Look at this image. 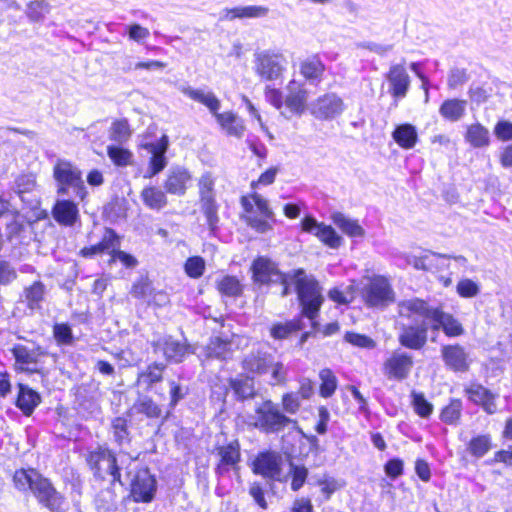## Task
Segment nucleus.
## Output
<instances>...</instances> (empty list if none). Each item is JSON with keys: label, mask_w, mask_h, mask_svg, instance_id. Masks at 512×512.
Returning <instances> with one entry per match:
<instances>
[{"label": "nucleus", "mask_w": 512, "mask_h": 512, "mask_svg": "<svg viewBox=\"0 0 512 512\" xmlns=\"http://www.w3.org/2000/svg\"><path fill=\"white\" fill-rule=\"evenodd\" d=\"M252 270L256 282L261 284L279 282L282 285V296L288 295L289 287L294 285L302 315L312 321L313 327L316 326L314 320L318 316L324 297L319 283L313 276L308 275L303 269L282 274L272 261L264 257H259L253 262Z\"/></svg>", "instance_id": "1"}, {"label": "nucleus", "mask_w": 512, "mask_h": 512, "mask_svg": "<svg viewBox=\"0 0 512 512\" xmlns=\"http://www.w3.org/2000/svg\"><path fill=\"white\" fill-rule=\"evenodd\" d=\"M13 482L16 488L21 491H32L38 501L51 512L65 511L62 496L36 470H17L13 476Z\"/></svg>", "instance_id": "2"}, {"label": "nucleus", "mask_w": 512, "mask_h": 512, "mask_svg": "<svg viewBox=\"0 0 512 512\" xmlns=\"http://www.w3.org/2000/svg\"><path fill=\"white\" fill-rule=\"evenodd\" d=\"M398 312L401 318L412 319L419 316L426 320H439L442 322L443 332L448 337H457L464 333L462 324L451 314L444 312L440 307H432L419 298L401 301L398 304Z\"/></svg>", "instance_id": "3"}, {"label": "nucleus", "mask_w": 512, "mask_h": 512, "mask_svg": "<svg viewBox=\"0 0 512 512\" xmlns=\"http://www.w3.org/2000/svg\"><path fill=\"white\" fill-rule=\"evenodd\" d=\"M250 421L256 429L267 434L279 433L289 427L301 431L298 422L285 415L278 404L269 399L256 405L255 413L250 416Z\"/></svg>", "instance_id": "4"}, {"label": "nucleus", "mask_w": 512, "mask_h": 512, "mask_svg": "<svg viewBox=\"0 0 512 512\" xmlns=\"http://www.w3.org/2000/svg\"><path fill=\"white\" fill-rule=\"evenodd\" d=\"M56 193L59 196L74 194L80 201L85 200L88 192L81 170L67 160H58L53 167Z\"/></svg>", "instance_id": "5"}, {"label": "nucleus", "mask_w": 512, "mask_h": 512, "mask_svg": "<svg viewBox=\"0 0 512 512\" xmlns=\"http://www.w3.org/2000/svg\"><path fill=\"white\" fill-rule=\"evenodd\" d=\"M253 203L248 197L241 198V204L245 211L243 219L249 227L258 233H266L273 229L275 214L269 206L268 200L258 193L250 195Z\"/></svg>", "instance_id": "6"}, {"label": "nucleus", "mask_w": 512, "mask_h": 512, "mask_svg": "<svg viewBox=\"0 0 512 512\" xmlns=\"http://www.w3.org/2000/svg\"><path fill=\"white\" fill-rule=\"evenodd\" d=\"M88 463L101 478L106 475L112 477V482H121L120 469L126 461H131L126 455L115 456L108 448L99 447L88 456Z\"/></svg>", "instance_id": "7"}, {"label": "nucleus", "mask_w": 512, "mask_h": 512, "mask_svg": "<svg viewBox=\"0 0 512 512\" xmlns=\"http://www.w3.org/2000/svg\"><path fill=\"white\" fill-rule=\"evenodd\" d=\"M399 326L398 342L411 350H421L427 343L429 326L426 319L414 316Z\"/></svg>", "instance_id": "8"}, {"label": "nucleus", "mask_w": 512, "mask_h": 512, "mask_svg": "<svg viewBox=\"0 0 512 512\" xmlns=\"http://www.w3.org/2000/svg\"><path fill=\"white\" fill-rule=\"evenodd\" d=\"M286 69V58L281 53L264 50L254 54V71L262 79H279Z\"/></svg>", "instance_id": "9"}, {"label": "nucleus", "mask_w": 512, "mask_h": 512, "mask_svg": "<svg viewBox=\"0 0 512 512\" xmlns=\"http://www.w3.org/2000/svg\"><path fill=\"white\" fill-rule=\"evenodd\" d=\"M282 456L275 451L260 452L252 462V471L268 481H284L282 479Z\"/></svg>", "instance_id": "10"}, {"label": "nucleus", "mask_w": 512, "mask_h": 512, "mask_svg": "<svg viewBox=\"0 0 512 512\" xmlns=\"http://www.w3.org/2000/svg\"><path fill=\"white\" fill-rule=\"evenodd\" d=\"M309 110L316 119L333 120L343 113L345 104L336 93H326L314 100Z\"/></svg>", "instance_id": "11"}, {"label": "nucleus", "mask_w": 512, "mask_h": 512, "mask_svg": "<svg viewBox=\"0 0 512 512\" xmlns=\"http://www.w3.org/2000/svg\"><path fill=\"white\" fill-rule=\"evenodd\" d=\"M363 297L369 306H383L393 301L394 292L383 276H374L363 287Z\"/></svg>", "instance_id": "12"}, {"label": "nucleus", "mask_w": 512, "mask_h": 512, "mask_svg": "<svg viewBox=\"0 0 512 512\" xmlns=\"http://www.w3.org/2000/svg\"><path fill=\"white\" fill-rule=\"evenodd\" d=\"M413 365L414 360L409 353L395 350L384 362L383 371L388 379L401 381L409 376Z\"/></svg>", "instance_id": "13"}, {"label": "nucleus", "mask_w": 512, "mask_h": 512, "mask_svg": "<svg viewBox=\"0 0 512 512\" xmlns=\"http://www.w3.org/2000/svg\"><path fill=\"white\" fill-rule=\"evenodd\" d=\"M389 84L388 92L394 98V103L407 96L411 79L403 63L392 64L385 75Z\"/></svg>", "instance_id": "14"}, {"label": "nucleus", "mask_w": 512, "mask_h": 512, "mask_svg": "<svg viewBox=\"0 0 512 512\" xmlns=\"http://www.w3.org/2000/svg\"><path fill=\"white\" fill-rule=\"evenodd\" d=\"M157 482L148 469H141L131 483V494L134 501L149 503L153 500Z\"/></svg>", "instance_id": "15"}, {"label": "nucleus", "mask_w": 512, "mask_h": 512, "mask_svg": "<svg viewBox=\"0 0 512 512\" xmlns=\"http://www.w3.org/2000/svg\"><path fill=\"white\" fill-rule=\"evenodd\" d=\"M11 353L15 359L16 369L30 373L38 371L35 366L39 358L45 354L40 346L28 347L23 344H15L11 348Z\"/></svg>", "instance_id": "16"}, {"label": "nucleus", "mask_w": 512, "mask_h": 512, "mask_svg": "<svg viewBox=\"0 0 512 512\" xmlns=\"http://www.w3.org/2000/svg\"><path fill=\"white\" fill-rule=\"evenodd\" d=\"M302 229L307 233L315 235L320 241L331 248H338L341 245V237L335 230L324 223H318L313 217H305L302 220Z\"/></svg>", "instance_id": "17"}, {"label": "nucleus", "mask_w": 512, "mask_h": 512, "mask_svg": "<svg viewBox=\"0 0 512 512\" xmlns=\"http://www.w3.org/2000/svg\"><path fill=\"white\" fill-rule=\"evenodd\" d=\"M445 365L455 372H466L470 366L469 355L459 344L446 345L441 349Z\"/></svg>", "instance_id": "18"}, {"label": "nucleus", "mask_w": 512, "mask_h": 512, "mask_svg": "<svg viewBox=\"0 0 512 512\" xmlns=\"http://www.w3.org/2000/svg\"><path fill=\"white\" fill-rule=\"evenodd\" d=\"M168 137L163 135L157 142L147 143L144 148L151 154L149 177L161 172L167 165L165 154L168 149Z\"/></svg>", "instance_id": "19"}, {"label": "nucleus", "mask_w": 512, "mask_h": 512, "mask_svg": "<svg viewBox=\"0 0 512 512\" xmlns=\"http://www.w3.org/2000/svg\"><path fill=\"white\" fill-rule=\"evenodd\" d=\"M52 216L60 225L73 226L79 219L78 206L74 201L58 199L52 208Z\"/></svg>", "instance_id": "20"}, {"label": "nucleus", "mask_w": 512, "mask_h": 512, "mask_svg": "<svg viewBox=\"0 0 512 512\" xmlns=\"http://www.w3.org/2000/svg\"><path fill=\"white\" fill-rule=\"evenodd\" d=\"M468 398L475 404L481 405L489 414L496 412L495 398L496 395L484 386L472 383L465 389Z\"/></svg>", "instance_id": "21"}, {"label": "nucleus", "mask_w": 512, "mask_h": 512, "mask_svg": "<svg viewBox=\"0 0 512 512\" xmlns=\"http://www.w3.org/2000/svg\"><path fill=\"white\" fill-rule=\"evenodd\" d=\"M179 90L191 100L206 106L213 115H215L221 107L220 100L211 91L196 89L189 85H181Z\"/></svg>", "instance_id": "22"}, {"label": "nucleus", "mask_w": 512, "mask_h": 512, "mask_svg": "<svg viewBox=\"0 0 512 512\" xmlns=\"http://www.w3.org/2000/svg\"><path fill=\"white\" fill-rule=\"evenodd\" d=\"M268 12V7L258 5L225 8L220 13V20L233 21L236 18H261L265 17L268 14Z\"/></svg>", "instance_id": "23"}, {"label": "nucleus", "mask_w": 512, "mask_h": 512, "mask_svg": "<svg viewBox=\"0 0 512 512\" xmlns=\"http://www.w3.org/2000/svg\"><path fill=\"white\" fill-rule=\"evenodd\" d=\"M191 175L185 168L175 167L169 171L164 187L170 194L182 196L187 189V183L190 182Z\"/></svg>", "instance_id": "24"}, {"label": "nucleus", "mask_w": 512, "mask_h": 512, "mask_svg": "<svg viewBox=\"0 0 512 512\" xmlns=\"http://www.w3.org/2000/svg\"><path fill=\"white\" fill-rule=\"evenodd\" d=\"M158 345L163 350L166 359L179 363L190 353H192L190 346L182 343L172 337H166L158 342Z\"/></svg>", "instance_id": "25"}, {"label": "nucleus", "mask_w": 512, "mask_h": 512, "mask_svg": "<svg viewBox=\"0 0 512 512\" xmlns=\"http://www.w3.org/2000/svg\"><path fill=\"white\" fill-rule=\"evenodd\" d=\"M233 343L231 340L222 339L221 337H212L204 348L206 359L227 360L232 357Z\"/></svg>", "instance_id": "26"}, {"label": "nucleus", "mask_w": 512, "mask_h": 512, "mask_svg": "<svg viewBox=\"0 0 512 512\" xmlns=\"http://www.w3.org/2000/svg\"><path fill=\"white\" fill-rule=\"evenodd\" d=\"M273 357L260 350L251 351L243 360V368L249 372L263 374L268 372Z\"/></svg>", "instance_id": "27"}, {"label": "nucleus", "mask_w": 512, "mask_h": 512, "mask_svg": "<svg viewBox=\"0 0 512 512\" xmlns=\"http://www.w3.org/2000/svg\"><path fill=\"white\" fill-rule=\"evenodd\" d=\"M215 118L221 128L229 136L241 138L245 131L243 120L231 111L219 113L217 112Z\"/></svg>", "instance_id": "28"}, {"label": "nucleus", "mask_w": 512, "mask_h": 512, "mask_svg": "<svg viewBox=\"0 0 512 512\" xmlns=\"http://www.w3.org/2000/svg\"><path fill=\"white\" fill-rule=\"evenodd\" d=\"M220 462L216 468V472L222 475L228 471V466H235L240 461V447L237 441H233L226 446L218 449Z\"/></svg>", "instance_id": "29"}, {"label": "nucleus", "mask_w": 512, "mask_h": 512, "mask_svg": "<svg viewBox=\"0 0 512 512\" xmlns=\"http://www.w3.org/2000/svg\"><path fill=\"white\" fill-rule=\"evenodd\" d=\"M40 395L26 385L19 384V393L16 406L26 415L29 416L35 407L40 403Z\"/></svg>", "instance_id": "30"}, {"label": "nucleus", "mask_w": 512, "mask_h": 512, "mask_svg": "<svg viewBox=\"0 0 512 512\" xmlns=\"http://www.w3.org/2000/svg\"><path fill=\"white\" fill-rule=\"evenodd\" d=\"M392 137L403 149L413 148L418 140L416 128L408 123L398 125L393 131Z\"/></svg>", "instance_id": "31"}, {"label": "nucleus", "mask_w": 512, "mask_h": 512, "mask_svg": "<svg viewBox=\"0 0 512 512\" xmlns=\"http://www.w3.org/2000/svg\"><path fill=\"white\" fill-rule=\"evenodd\" d=\"M466 104V100L447 99L441 104L439 113L444 119L456 122L464 116Z\"/></svg>", "instance_id": "32"}, {"label": "nucleus", "mask_w": 512, "mask_h": 512, "mask_svg": "<svg viewBox=\"0 0 512 512\" xmlns=\"http://www.w3.org/2000/svg\"><path fill=\"white\" fill-rule=\"evenodd\" d=\"M46 287L41 281H35L23 291L24 302L30 310L41 309Z\"/></svg>", "instance_id": "33"}, {"label": "nucleus", "mask_w": 512, "mask_h": 512, "mask_svg": "<svg viewBox=\"0 0 512 512\" xmlns=\"http://www.w3.org/2000/svg\"><path fill=\"white\" fill-rule=\"evenodd\" d=\"M143 203L150 209L161 210L167 205L165 193L157 187H145L141 192Z\"/></svg>", "instance_id": "34"}, {"label": "nucleus", "mask_w": 512, "mask_h": 512, "mask_svg": "<svg viewBox=\"0 0 512 512\" xmlns=\"http://www.w3.org/2000/svg\"><path fill=\"white\" fill-rule=\"evenodd\" d=\"M332 220L343 233L350 237H361L364 235V229L359 225L358 221L346 217L341 212L334 213L332 215Z\"/></svg>", "instance_id": "35"}, {"label": "nucleus", "mask_w": 512, "mask_h": 512, "mask_svg": "<svg viewBox=\"0 0 512 512\" xmlns=\"http://www.w3.org/2000/svg\"><path fill=\"white\" fill-rule=\"evenodd\" d=\"M229 386L240 400L252 398L255 395L254 381L249 377L231 378Z\"/></svg>", "instance_id": "36"}, {"label": "nucleus", "mask_w": 512, "mask_h": 512, "mask_svg": "<svg viewBox=\"0 0 512 512\" xmlns=\"http://www.w3.org/2000/svg\"><path fill=\"white\" fill-rule=\"evenodd\" d=\"M165 369L164 364L153 363L146 370L138 374L137 383L146 390L150 389L153 384L162 380V373Z\"/></svg>", "instance_id": "37"}, {"label": "nucleus", "mask_w": 512, "mask_h": 512, "mask_svg": "<svg viewBox=\"0 0 512 512\" xmlns=\"http://www.w3.org/2000/svg\"><path fill=\"white\" fill-rule=\"evenodd\" d=\"M324 70V64L317 57L306 59L300 64V73L309 81L319 80Z\"/></svg>", "instance_id": "38"}, {"label": "nucleus", "mask_w": 512, "mask_h": 512, "mask_svg": "<svg viewBox=\"0 0 512 512\" xmlns=\"http://www.w3.org/2000/svg\"><path fill=\"white\" fill-rule=\"evenodd\" d=\"M466 140L475 148L487 146L489 144V131L479 123L468 127Z\"/></svg>", "instance_id": "39"}, {"label": "nucleus", "mask_w": 512, "mask_h": 512, "mask_svg": "<svg viewBox=\"0 0 512 512\" xmlns=\"http://www.w3.org/2000/svg\"><path fill=\"white\" fill-rule=\"evenodd\" d=\"M132 131L126 119L115 120L109 129L110 140L118 144L126 143L131 137Z\"/></svg>", "instance_id": "40"}, {"label": "nucleus", "mask_w": 512, "mask_h": 512, "mask_svg": "<svg viewBox=\"0 0 512 512\" xmlns=\"http://www.w3.org/2000/svg\"><path fill=\"white\" fill-rule=\"evenodd\" d=\"M321 381L319 393L324 398L331 397L337 389L338 381L335 374L329 368H324L319 372Z\"/></svg>", "instance_id": "41"}, {"label": "nucleus", "mask_w": 512, "mask_h": 512, "mask_svg": "<svg viewBox=\"0 0 512 512\" xmlns=\"http://www.w3.org/2000/svg\"><path fill=\"white\" fill-rule=\"evenodd\" d=\"M199 203L201 212L206 218V222L210 231L214 232L218 228L219 223V205L217 204L216 199H205V201H200Z\"/></svg>", "instance_id": "42"}, {"label": "nucleus", "mask_w": 512, "mask_h": 512, "mask_svg": "<svg viewBox=\"0 0 512 512\" xmlns=\"http://www.w3.org/2000/svg\"><path fill=\"white\" fill-rule=\"evenodd\" d=\"M36 188V177L33 174H21L15 179L14 192L24 201L25 194L32 193Z\"/></svg>", "instance_id": "43"}, {"label": "nucleus", "mask_w": 512, "mask_h": 512, "mask_svg": "<svg viewBox=\"0 0 512 512\" xmlns=\"http://www.w3.org/2000/svg\"><path fill=\"white\" fill-rule=\"evenodd\" d=\"M107 155L116 166L120 167L130 165L133 159L131 151L114 145L107 146Z\"/></svg>", "instance_id": "44"}, {"label": "nucleus", "mask_w": 512, "mask_h": 512, "mask_svg": "<svg viewBox=\"0 0 512 512\" xmlns=\"http://www.w3.org/2000/svg\"><path fill=\"white\" fill-rule=\"evenodd\" d=\"M219 292L223 295L235 297L241 294L242 286L234 276H225L217 284Z\"/></svg>", "instance_id": "45"}, {"label": "nucleus", "mask_w": 512, "mask_h": 512, "mask_svg": "<svg viewBox=\"0 0 512 512\" xmlns=\"http://www.w3.org/2000/svg\"><path fill=\"white\" fill-rule=\"evenodd\" d=\"M307 98L306 90H297L295 92H288L285 100L286 106L292 113L300 114L304 110V105Z\"/></svg>", "instance_id": "46"}, {"label": "nucleus", "mask_w": 512, "mask_h": 512, "mask_svg": "<svg viewBox=\"0 0 512 512\" xmlns=\"http://www.w3.org/2000/svg\"><path fill=\"white\" fill-rule=\"evenodd\" d=\"M407 264L413 266L416 270L431 271L434 267L440 266V261L432 254L421 257L409 255L406 257Z\"/></svg>", "instance_id": "47"}, {"label": "nucleus", "mask_w": 512, "mask_h": 512, "mask_svg": "<svg viewBox=\"0 0 512 512\" xmlns=\"http://www.w3.org/2000/svg\"><path fill=\"white\" fill-rule=\"evenodd\" d=\"M301 323L299 320L296 321H290L287 323H279L275 324L270 329V334L274 339H285L287 338L291 333L296 332L298 330H301Z\"/></svg>", "instance_id": "48"}, {"label": "nucleus", "mask_w": 512, "mask_h": 512, "mask_svg": "<svg viewBox=\"0 0 512 512\" xmlns=\"http://www.w3.org/2000/svg\"><path fill=\"white\" fill-rule=\"evenodd\" d=\"M134 408L137 412L143 413L149 418H158L161 416V408L147 396L139 398Z\"/></svg>", "instance_id": "49"}, {"label": "nucleus", "mask_w": 512, "mask_h": 512, "mask_svg": "<svg viewBox=\"0 0 512 512\" xmlns=\"http://www.w3.org/2000/svg\"><path fill=\"white\" fill-rule=\"evenodd\" d=\"M215 180L210 173L203 174L198 181L199 202L215 199Z\"/></svg>", "instance_id": "50"}, {"label": "nucleus", "mask_w": 512, "mask_h": 512, "mask_svg": "<svg viewBox=\"0 0 512 512\" xmlns=\"http://www.w3.org/2000/svg\"><path fill=\"white\" fill-rule=\"evenodd\" d=\"M50 11V5L44 0L31 1L26 10V14L31 21L38 22L43 20L45 14Z\"/></svg>", "instance_id": "51"}, {"label": "nucleus", "mask_w": 512, "mask_h": 512, "mask_svg": "<svg viewBox=\"0 0 512 512\" xmlns=\"http://www.w3.org/2000/svg\"><path fill=\"white\" fill-rule=\"evenodd\" d=\"M411 397L415 412L423 418L429 417L433 411V406L425 399L424 394L413 391Z\"/></svg>", "instance_id": "52"}, {"label": "nucleus", "mask_w": 512, "mask_h": 512, "mask_svg": "<svg viewBox=\"0 0 512 512\" xmlns=\"http://www.w3.org/2000/svg\"><path fill=\"white\" fill-rule=\"evenodd\" d=\"M112 432L115 441L122 445L129 441V432L127 420L121 417H117L112 422Z\"/></svg>", "instance_id": "53"}, {"label": "nucleus", "mask_w": 512, "mask_h": 512, "mask_svg": "<svg viewBox=\"0 0 512 512\" xmlns=\"http://www.w3.org/2000/svg\"><path fill=\"white\" fill-rule=\"evenodd\" d=\"M490 438L485 435L473 438L469 443V451L475 457L484 456L490 449Z\"/></svg>", "instance_id": "54"}, {"label": "nucleus", "mask_w": 512, "mask_h": 512, "mask_svg": "<svg viewBox=\"0 0 512 512\" xmlns=\"http://www.w3.org/2000/svg\"><path fill=\"white\" fill-rule=\"evenodd\" d=\"M344 339L346 342L359 348L373 349L376 346V342L364 334L347 332L344 336Z\"/></svg>", "instance_id": "55"}, {"label": "nucleus", "mask_w": 512, "mask_h": 512, "mask_svg": "<svg viewBox=\"0 0 512 512\" xmlns=\"http://www.w3.org/2000/svg\"><path fill=\"white\" fill-rule=\"evenodd\" d=\"M53 336L60 345H70L73 342L71 327L66 323L55 324Z\"/></svg>", "instance_id": "56"}, {"label": "nucleus", "mask_w": 512, "mask_h": 512, "mask_svg": "<svg viewBox=\"0 0 512 512\" xmlns=\"http://www.w3.org/2000/svg\"><path fill=\"white\" fill-rule=\"evenodd\" d=\"M290 473L292 474L291 489L293 491H298L307 479L308 470L304 466H298L290 463Z\"/></svg>", "instance_id": "57"}, {"label": "nucleus", "mask_w": 512, "mask_h": 512, "mask_svg": "<svg viewBox=\"0 0 512 512\" xmlns=\"http://www.w3.org/2000/svg\"><path fill=\"white\" fill-rule=\"evenodd\" d=\"M300 397H299V393H294V392H290V393H285L283 396H282V399H281V402H282V408H283V413L286 412L288 414H296L299 409H300V406H301V401H300Z\"/></svg>", "instance_id": "58"}, {"label": "nucleus", "mask_w": 512, "mask_h": 512, "mask_svg": "<svg viewBox=\"0 0 512 512\" xmlns=\"http://www.w3.org/2000/svg\"><path fill=\"white\" fill-rule=\"evenodd\" d=\"M15 267L7 260H0V285L7 286L17 279Z\"/></svg>", "instance_id": "59"}, {"label": "nucleus", "mask_w": 512, "mask_h": 512, "mask_svg": "<svg viewBox=\"0 0 512 512\" xmlns=\"http://www.w3.org/2000/svg\"><path fill=\"white\" fill-rule=\"evenodd\" d=\"M461 415V402L458 400L452 401L441 412V419L445 423L452 424L456 422Z\"/></svg>", "instance_id": "60"}, {"label": "nucleus", "mask_w": 512, "mask_h": 512, "mask_svg": "<svg viewBox=\"0 0 512 512\" xmlns=\"http://www.w3.org/2000/svg\"><path fill=\"white\" fill-rule=\"evenodd\" d=\"M469 77L466 69L463 68H454L451 69L447 85L449 89H456L459 86L464 85L468 81Z\"/></svg>", "instance_id": "61"}, {"label": "nucleus", "mask_w": 512, "mask_h": 512, "mask_svg": "<svg viewBox=\"0 0 512 512\" xmlns=\"http://www.w3.org/2000/svg\"><path fill=\"white\" fill-rule=\"evenodd\" d=\"M205 268L204 260L201 257L188 258L185 263V272L192 278L200 277Z\"/></svg>", "instance_id": "62"}, {"label": "nucleus", "mask_w": 512, "mask_h": 512, "mask_svg": "<svg viewBox=\"0 0 512 512\" xmlns=\"http://www.w3.org/2000/svg\"><path fill=\"white\" fill-rule=\"evenodd\" d=\"M249 495L253 498L254 502L262 509L268 508V503L265 499L264 489L260 482H252L249 485Z\"/></svg>", "instance_id": "63"}, {"label": "nucleus", "mask_w": 512, "mask_h": 512, "mask_svg": "<svg viewBox=\"0 0 512 512\" xmlns=\"http://www.w3.org/2000/svg\"><path fill=\"white\" fill-rule=\"evenodd\" d=\"M99 243L104 252L111 251L112 255L115 251H117L116 248L119 246V239L112 229L107 228L104 232L101 242Z\"/></svg>", "instance_id": "64"}]
</instances>
